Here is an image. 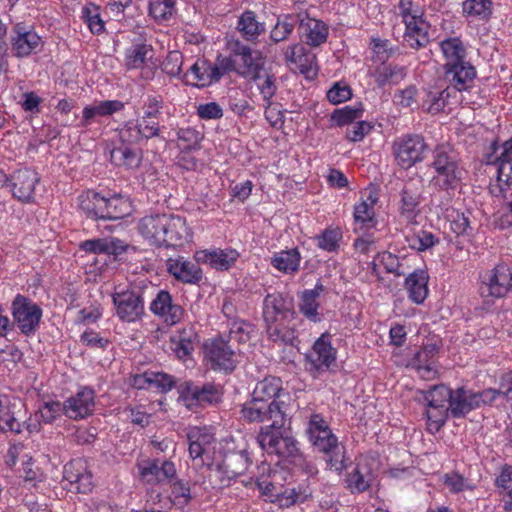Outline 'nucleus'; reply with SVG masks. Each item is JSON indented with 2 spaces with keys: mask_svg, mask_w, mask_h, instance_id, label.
Segmentation results:
<instances>
[{
  "mask_svg": "<svg viewBox=\"0 0 512 512\" xmlns=\"http://www.w3.org/2000/svg\"><path fill=\"white\" fill-rule=\"evenodd\" d=\"M498 397H502L499 388H488L480 392H472V398L476 409L484 405H492Z\"/></svg>",
  "mask_w": 512,
  "mask_h": 512,
  "instance_id": "63",
  "label": "nucleus"
},
{
  "mask_svg": "<svg viewBox=\"0 0 512 512\" xmlns=\"http://www.w3.org/2000/svg\"><path fill=\"white\" fill-rule=\"evenodd\" d=\"M305 360L310 372H322L336 367V349L333 348L329 333H323L306 354Z\"/></svg>",
  "mask_w": 512,
  "mask_h": 512,
  "instance_id": "13",
  "label": "nucleus"
},
{
  "mask_svg": "<svg viewBox=\"0 0 512 512\" xmlns=\"http://www.w3.org/2000/svg\"><path fill=\"white\" fill-rule=\"evenodd\" d=\"M113 303L117 316L127 322H133L144 314V300L139 290H125L114 293Z\"/></svg>",
  "mask_w": 512,
  "mask_h": 512,
  "instance_id": "16",
  "label": "nucleus"
},
{
  "mask_svg": "<svg viewBox=\"0 0 512 512\" xmlns=\"http://www.w3.org/2000/svg\"><path fill=\"white\" fill-rule=\"evenodd\" d=\"M38 182L39 177L34 170L25 168L15 171L10 177L13 196L21 202L31 201Z\"/></svg>",
  "mask_w": 512,
  "mask_h": 512,
  "instance_id": "21",
  "label": "nucleus"
},
{
  "mask_svg": "<svg viewBox=\"0 0 512 512\" xmlns=\"http://www.w3.org/2000/svg\"><path fill=\"white\" fill-rule=\"evenodd\" d=\"M393 152L398 165L403 169H409L422 162L430 148L422 135L408 134L395 140Z\"/></svg>",
  "mask_w": 512,
  "mask_h": 512,
  "instance_id": "8",
  "label": "nucleus"
},
{
  "mask_svg": "<svg viewBox=\"0 0 512 512\" xmlns=\"http://www.w3.org/2000/svg\"><path fill=\"white\" fill-rule=\"evenodd\" d=\"M13 320L24 335L36 331L42 317V309L29 298L18 294L12 302Z\"/></svg>",
  "mask_w": 512,
  "mask_h": 512,
  "instance_id": "11",
  "label": "nucleus"
},
{
  "mask_svg": "<svg viewBox=\"0 0 512 512\" xmlns=\"http://www.w3.org/2000/svg\"><path fill=\"white\" fill-rule=\"evenodd\" d=\"M140 479L149 485L172 483L176 478V468L172 461L147 459L138 464Z\"/></svg>",
  "mask_w": 512,
  "mask_h": 512,
  "instance_id": "14",
  "label": "nucleus"
},
{
  "mask_svg": "<svg viewBox=\"0 0 512 512\" xmlns=\"http://www.w3.org/2000/svg\"><path fill=\"white\" fill-rule=\"evenodd\" d=\"M257 82L258 89L260 91V94L262 95L264 102L268 104V106H271V99L275 96L277 92L275 75L270 70H267L263 67L262 77Z\"/></svg>",
  "mask_w": 512,
  "mask_h": 512,
  "instance_id": "46",
  "label": "nucleus"
},
{
  "mask_svg": "<svg viewBox=\"0 0 512 512\" xmlns=\"http://www.w3.org/2000/svg\"><path fill=\"white\" fill-rule=\"evenodd\" d=\"M152 56L153 50L150 45L136 44L126 51L125 63L129 69H137L142 67Z\"/></svg>",
  "mask_w": 512,
  "mask_h": 512,
  "instance_id": "42",
  "label": "nucleus"
},
{
  "mask_svg": "<svg viewBox=\"0 0 512 512\" xmlns=\"http://www.w3.org/2000/svg\"><path fill=\"white\" fill-rule=\"evenodd\" d=\"M511 288L512 271L504 262L497 264L481 276L479 292L483 298H502L507 295Z\"/></svg>",
  "mask_w": 512,
  "mask_h": 512,
  "instance_id": "10",
  "label": "nucleus"
},
{
  "mask_svg": "<svg viewBox=\"0 0 512 512\" xmlns=\"http://www.w3.org/2000/svg\"><path fill=\"white\" fill-rule=\"evenodd\" d=\"M300 253L297 248L283 250L274 255L271 264L284 273H294L299 269Z\"/></svg>",
  "mask_w": 512,
  "mask_h": 512,
  "instance_id": "38",
  "label": "nucleus"
},
{
  "mask_svg": "<svg viewBox=\"0 0 512 512\" xmlns=\"http://www.w3.org/2000/svg\"><path fill=\"white\" fill-rule=\"evenodd\" d=\"M341 234L337 230L326 229L318 237V246L326 251L332 252L339 247Z\"/></svg>",
  "mask_w": 512,
  "mask_h": 512,
  "instance_id": "62",
  "label": "nucleus"
},
{
  "mask_svg": "<svg viewBox=\"0 0 512 512\" xmlns=\"http://www.w3.org/2000/svg\"><path fill=\"white\" fill-rule=\"evenodd\" d=\"M169 214H155L143 217L138 224L140 234L157 247L163 246L165 239L164 230L167 225Z\"/></svg>",
  "mask_w": 512,
  "mask_h": 512,
  "instance_id": "23",
  "label": "nucleus"
},
{
  "mask_svg": "<svg viewBox=\"0 0 512 512\" xmlns=\"http://www.w3.org/2000/svg\"><path fill=\"white\" fill-rule=\"evenodd\" d=\"M347 487L352 493H362L370 488L371 477L364 474L358 465L346 478Z\"/></svg>",
  "mask_w": 512,
  "mask_h": 512,
  "instance_id": "48",
  "label": "nucleus"
},
{
  "mask_svg": "<svg viewBox=\"0 0 512 512\" xmlns=\"http://www.w3.org/2000/svg\"><path fill=\"white\" fill-rule=\"evenodd\" d=\"M167 271L178 281L188 284H198L202 280V270L197 263L185 260L183 257L169 258L166 261Z\"/></svg>",
  "mask_w": 512,
  "mask_h": 512,
  "instance_id": "25",
  "label": "nucleus"
},
{
  "mask_svg": "<svg viewBox=\"0 0 512 512\" xmlns=\"http://www.w3.org/2000/svg\"><path fill=\"white\" fill-rule=\"evenodd\" d=\"M183 64V55L179 51H171L161 64V69L169 76H178Z\"/></svg>",
  "mask_w": 512,
  "mask_h": 512,
  "instance_id": "59",
  "label": "nucleus"
},
{
  "mask_svg": "<svg viewBox=\"0 0 512 512\" xmlns=\"http://www.w3.org/2000/svg\"><path fill=\"white\" fill-rule=\"evenodd\" d=\"M492 164L497 166V180L500 191L503 192V185L508 187L512 185V161H495Z\"/></svg>",
  "mask_w": 512,
  "mask_h": 512,
  "instance_id": "64",
  "label": "nucleus"
},
{
  "mask_svg": "<svg viewBox=\"0 0 512 512\" xmlns=\"http://www.w3.org/2000/svg\"><path fill=\"white\" fill-rule=\"evenodd\" d=\"M147 383L161 390L162 393L170 391L176 385L173 376L164 372H150L135 378V385L142 388Z\"/></svg>",
  "mask_w": 512,
  "mask_h": 512,
  "instance_id": "37",
  "label": "nucleus"
},
{
  "mask_svg": "<svg viewBox=\"0 0 512 512\" xmlns=\"http://www.w3.org/2000/svg\"><path fill=\"white\" fill-rule=\"evenodd\" d=\"M464 14L488 20L492 14L491 0H465L462 4Z\"/></svg>",
  "mask_w": 512,
  "mask_h": 512,
  "instance_id": "44",
  "label": "nucleus"
},
{
  "mask_svg": "<svg viewBox=\"0 0 512 512\" xmlns=\"http://www.w3.org/2000/svg\"><path fill=\"white\" fill-rule=\"evenodd\" d=\"M354 220L356 224H361L362 227L374 226L375 221L373 205L368 204L366 201L356 205L354 209Z\"/></svg>",
  "mask_w": 512,
  "mask_h": 512,
  "instance_id": "57",
  "label": "nucleus"
},
{
  "mask_svg": "<svg viewBox=\"0 0 512 512\" xmlns=\"http://www.w3.org/2000/svg\"><path fill=\"white\" fill-rule=\"evenodd\" d=\"M249 464L250 458L246 449L225 451L222 459L215 463L221 485L228 486L232 479L246 472Z\"/></svg>",
  "mask_w": 512,
  "mask_h": 512,
  "instance_id": "12",
  "label": "nucleus"
},
{
  "mask_svg": "<svg viewBox=\"0 0 512 512\" xmlns=\"http://www.w3.org/2000/svg\"><path fill=\"white\" fill-rule=\"evenodd\" d=\"M264 424L257 435V442L264 451L282 459L296 458L300 455L298 442L285 426L272 427V421Z\"/></svg>",
  "mask_w": 512,
  "mask_h": 512,
  "instance_id": "5",
  "label": "nucleus"
},
{
  "mask_svg": "<svg viewBox=\"0 0 512 512\" xmlns=\"http://www.w3.org/2000/svg\"><path fill=\"white\" fill-rule=\"evenodd\" d=\"M406 31L404 34V40L409 44L411 48L419 49L424 47L429 42V36L427 31V25L421 16L412 15L410 20L405 21Z\"/></svg>",
  "mask_w": 512,
  "mask_h": 512,
  "instance_id": "29",
  "label": "nucleus"
},
{
  "mask_svg": "<svg viewBox=\"0 0 512 512\" xmlns=\"http://www.w3.org/2000/svg\"><path fill=\"white\" fill-rule=\"evenodd\" d=\"M170 339L171 349L180 359L189 356L194 351L198 342L197 334L192 327L183 328L172 335Z\"/></svg>",
  "mask_w": 512,
  "mask_h": 512,
  "instance_id": "33",
  "label": "nucleus"
},
{
  "mask_svg": "<svg viewBox=\"0 0 512 512\" xmlns=\"http://www.w3.org/2000/svg\"><path fill=\"white\" fill-rule=\"evenodd\" d=\"M363 111L364 110L361 103H359L356 107L345 106L343 108L334 110L331 115V119L338 126H344L362 117Z\"/></svg>",
  "mask_w": 512,
  "mask_h": 512,
  "instance_id": "49",
  "label": "nucleus"
},
{
  "mask_svg": "<svg viewBox=\"0 0 512 512\" xmlns=\"http://www.w3.org/2000/svg\"><path fill=\"white\" fill-rule=\"evenodd\" d=\"M474 409L476 407L474 406L471 390H467L464 387L453 390L449 412H451L454 418L464 417Z\"/></svg>",
  "mask_w": 512,
  "mask_h": 512,
  "instance_id": "35",
  "label": "nucleus"
},
{
  "mask_svg": "<svg viewBox=\"0 0 512 512\" xmlns=\"http://www.w3.org/2000/svg\"><path fill=\"white\" fill-rule=\"evenodd\" d=\"M290 395L282 387L278 377H265L259 381L250 401L241 408V416L248 422L265 423L272 421V427L290 424Z\"/></svg>",
  "mask_w": 512,
  "mask_h": 512,
  "instance_id": "1",
  "label": "nucleus"
},
{
  "mask_svg": "<svg viewBox=\"0 0 512 512\" xmlns=\"http://www.w3.org/2000/svg\"><path fill=\"white\" fill-rule=\"evenodd\" d=\"M314 294L304 290L300 296L299 310L308 319L316 321L318 318L319 303Z\"/></svg>",
  "mask_w": 512,
  "mask_h": 512,
  "instance_id": "52",
  "label": "nucleus"
},
{
  "mask_svg": "<svg viewBox=\"0 0 512 512\" xmlns=\"http://www.w3.org/2000/svg\"><path fill=\"white\" fill-rule=\"evenodd\" d=\"M298 19L292 15H286L283 19L278 18L277 23L270 33V39L274 43L286 40L293 32Z\"/></svg>",
  "mask_w": 512,
  "mask_h": 512,
  "instance_id": "45",
  "label": "nucleus"
},
{
  "mask_svg": "<svg viewBox=\"0 0 512 512\" xmlns=\"http://www.w3.org/2000/svg\"><path fill=\"white\" fill-rule=\"evenodd\" d=\"M226 46L232 56L241 61L237 69L238 75L250 77L253 81L261 79L265 61L260 51H253L250 46L234 37L227 39Z\"/></svg>",
  "mask_w": 512,
  "mask_h": 512,
  "instance_id": "7",
  "label": "nucleus"
},
{
  "mask_svg": "<svg viewBox=\"0 0 512 512\" xmlns=\"http://www.w3.org/2000/svg\"><path fill=\"white\" fill-rule=\"evenodd\" d=\"M111 162L117 166H124L128 169L138 168L142 160V151L131 148L128 145H121L113 148L110 152Z\"/></svg>",
  "mask_w": 512,
  "mask_h": 512,
  "instance_id": "36",
  "label": "nucleus"
},
{
  "mask_svg": "<svg viewBox=\"0 0 512 512\" xmlns=\"http://www.w3.org/2000/svg\"><path fill=\"white\" fill-rule=\"evenodd\" d=\"M299 34L301 39L308 45L317 47L326 42L328 37L327 25L308 16L299 20Z\"/></svg>",
  "mask_w": 512,
  "mask_h": 512,
  "instance_id": "26",
  "label": "nucleus"
},
{
  "mask_svg": "<svg viewBox=\"0 0 512 512\" xmlns=\"http://www.w3.org/2000/svg\"><path fill=\"white\" fill-rule=\"evenodd\" d=\"M312 491L307 485H298L297 487L287 488L282 493L277 494V500L281 507H290L296 504L304 503L311 497Z\"/></svg>",
  "mask_w": 512,
  "mask_h": 512,
  "instance_id": "41",
  "label": "nucleus"
},
{
  "mask_svg": "<svg viewBox=\"0 0 512 512\" xmlns=\"http://www.w3.org/2000/svg\"><path fill=\"white\" fill-rule=\"evenodd\" d=\"M150 310L160 317L165 323L175 325L181 321L184 309L174 302L172 295L167 290H159L150 305Z\"/></svg>",
  "mask_w": 512,
  "mask_h": 512,
  "instance_id": "20",
  "label": "nucleus"
},
{
  "mask_svg": "<svg viewBox=\"0 0 512 512\" xmlns=\"http://www.w3.org/2000/svg\"><path fill=\"white\" fill-rule=\"evenodd\" d=\"M82 18L88 24L93 34H100L104 31V22L97 13V8L83 7Z\"/></svg>",
  "mask_w": 512,
  "mask_h": 512,
  "instance_id": "60",
  "label": "nucleus"
},
{
  "mask_svg": "<svg viewBox=\"0 0 512 512\" xmlns=\"http://www.w3.org/2000/svg\"><path fill=\"white\" fill-rule=\"evenodd\" d=\"M491 152L486 155L487 163L495 161H512V137L506 140L502 145L493 142L490 146Z\"/></svg>",
  "mask_w": 512,
  "mask_h": 512,
  "instance_id": "51",
  "label": "nucleus"
},
{
  "mask_svg": "<svg viewBox=\"0 0 512 512\" xmlns=\"http://www.w3.org/2000/svg\"><path fill=\"white\" fill-rule=\"evenodd\" d=\"M429 276L426 271L419 269L409 274L405 280V286L409 298L416 304H422L428 295Z\"/></svg>",
  "mask_w": 512,
  "mask_h": 512,
  "instance_id": "32",
  "label": "nucleus"
},
{
  "mask_svg": "<svg viewBox=\"0 0 512 512\" xmlns=\"http://www.w3.org/2000/svg\"><path fill=\"white\" fill-rule=\"evenodd\" d=\"M181 401L189 410L216 405L221 401L219 388L212 383L197 385L193 381H184L177 386Z\"/></svg>",
  "mask_w": 512,
  "mask_h": 512,
  "instance_id": "6",
  "label": "nucleus"
},
{
  "mask_svg": "<svg viewBox=\"0 0 512 512\" xmlns=\"http://www.w3.org/2000/svg\"><path fill=\"white\" fill-rule=\"evenodd\" d=\"M312 491L307 485H298L297 487L287 488L282 493L277 494V500L281 507H290L296 504L304 503L311 497Z\"/></svg>",
  "mask_w": 512,
  "mask_h": 512,
  "instance_id": "40",
  "label": "nucleus"
},
{
  "mask_svg": "<svg viewBox=\"0 0 512 512\" xmlns=\"http://www.w3.org/2000/svg\"><path fill=\"white\" fill-rule=\"evenodd\" d=\"M11 37L12 51L18 58L27 57L41 51L43 41L41 37L32 30H26L22 24H16Z\"/></svg>",
  "mask_w": 512,
  "mask_h": 512,
  "instance_id": "19",
  "label": "nucleus"
},
{
  "mask_svg": "<svg viewBox=\"0 0 512 512\" xmlns=\"http://www.w3.org/2000/svg\"><path fill=\"white\" fill-rule=\"evenodd\" d=\"M175 0H150L149 15L156 21L169 19L175 12Z\"/></svg>",
  "mask_w": 512,
  "mask_h": 512,
  "instance_id": "47",
  "label": "nucleus"
},
{
  "mask_svg": "<svg viewBox=\"0 0 512 512\" xmlns=\"http://www.w3.org/2000/svg\"><path fill=\"white\" fill-rule=\"evenodd\" d=\"M79 207L93 220H120L130 213L129 204L121 195L105 197L93 190L79 196Z\"/></svg>",
  "mask_w": 512,
  "mask_h": 512,
  "instance_id": "3",
  "label": "nucleus"
},
{
  "mask_svg": "<svg viewBox=\"0 0 512 512\" xmlns=\"http://www.w3.org/2000/svg\"><path fill=\"white\" fill-rule=\"evenodd\" d=\"M444 69L446 78L458 91L469 89L476 77V70L469 62L445 64Z\"/></svg>",
  "mask_w": 512,
  "mask_h": 512,
  "instance_id": "27",
  "label": "nucleus"
},
{
  "mask_svg": "<svg viewBox=\"0 0 512 512\" xmlns=\"http://www.w3.org/2000/svg\"><path fill=\"white\" fill-rule=\"evenodd\" d=\"M380 263L385 267L387 273L402 276L405 271L402 269L403 264L400 262L399 257L390 252L384 251L378 254Z\"/></svg>",
  "mask_w": 512,
  "mask_h": 512,
  "instance_id": "61",
  "label": "nucleus"
},
{
  "mask_svg": "<svg viewBox=\"0 0 512 512\" xmlns=\"http://www.w3.org/2000/svg\"><path fill=\"white\" fill-rule=\"evenodd\" d=\"M406 76V69L397 65H387L379 70L376 74L375 82L378 87L386 85H396L400 83Z\"/></svg>",
  "mask_w": 512,
  "mask_h": 512,
  "instance_id": "43",
  "label": "nucleus"
},
{
  "mask_svg": "<svg viewBox=\"0 0 512 512\" xmlns=\"http://www.w3.org/2000/svg\"><path fill=\"white\" fill-rule=\"evenodd\" d=\"M64 480L69 483V491L86 494L93 488L92 473L87 469L85 460H71L64 466Z\"/></svg>",
  "mask_w": 512,
  "mask_h": 512,
  "instance_id": "17",
  "label": "nucleus"
},
{
  "mask_svg": "<svg viewBox=\"0 0 512 512\" xmlns=\"http://www.w3.org/2000/svg\"><path fill=\"white\" fill-rule=\"evenodd\" d=\"M452 392L453 390L444 384L435 385L425 392L424 399L428 403L426 415L430 430L437 432L446 423Z\"/></svg>",
  "mask_w": 512,
  "mask_h": 512,
  "instance_id": "9",
  "label": "nucleus"
},
{
  "mask_svg": "<svg viewBox=\"0 0 512 512\" xmlns=\"http://www.w3.org/2000/svg\"><path fill=\"white\" fill-rule=\"evenodd\" d=\"M237 30L242 34L245 40L255 41L265 32V24L257 20L254 11L245 10L238 19Z\"/></svg>",
  "mask_w": 512,
  "mask_h": 512,
  "instance_id": "34",
  "label": "nucleus"
},
{
  "mask_svg": "<svg viewBox=\"0 0 512 512\" xmlns=\"http://www.w3.org/2000/svg\"><path fill=\"white\" fill-rule=\"evenodd\" d=\"M186 78L192 80V84L197 87H206L209 85V79L207 74V61L194 63L185 74Z\"/></svg>",
  "mask_w": 512,
  "mask_h": 512,
  "instance_id": "55",
  "label": "nucleus"
},
{
  "mask_svg": "<svg viewBox=\"0 0 512 512\" xmlns=\"http://www.w3.org/2000/svg\"><path fill=\"white\" fill-rule=\"evenodd\" d=\"M252 325L243 321L235 320L232 322L229 331V341L234 340L238 343H246L250 340Z\"/></svg>",
  "mask_w": 512,
  "mask_h": 512,
  "instance_id": "58",
  "label": "nucleus"
},
{
  "mask_svg": "<svg viewBox=\"0 0 512 512\" xmlns=\"http://www.w3.org/2000/svg\"><path fill=\"white\" fill-rule=\"evenodd\" d=\"M94 405V391L84 387L63 403V412L69 418L77 420L90 415Z\"/></svg>",
  "mask_w": 512,
  "mask_h": 512,
  "instance_id": "22",
  "label": "nucleus"
},
{
  "mask_svg": "<svg viewBox=\"0 0 512 512\" xmlns=\"http://www.w3.org/2000/svg\"><path fill=\"white\" fill-rule=\"evenodd\" d=\"M438 351L437 344L429 343L414 354L411 365L420 372L421 377L430 378L432 374H435L433 364Z\"/></svg>",
  "mask_w": 512,
  "mask_h": 512,
  "instance_id": "31",
  "label": "nucleus"
},
{
  "mask_svg": "<svg viewBox=\"0 0 512 512\" xmlns=\"http://www.w3.org/2000/svg\"><path fill=\"white\" fill-rule=\"evenodd\" d=\"M165 239L162 247H181L192 239V231L187 226L186 220L178 215L169 214Z\"/></svg>",
  "mask_w": 512,
  "mask_h": 512,
  "instance_id": "24",
  "label": "nucleus"
},
{
  "mask_svg": "<svg viewBox=\"0 0 512 512\" xmlns=\"http://www.w3.org/2000/svg\"><path fill=\"white\" fill-rule=\"evenodd\" d=\"M238 257V252L232 249L202 250L195 254L197 263L203 262L218 270L229 269Z\"/></svg>",
  "mask_w": 512,
  "mask_h": 512,
  "instance_id": "28",
  "label": "nucleus"
},
{
  "mask_svg": "<svg viewBox=\"0 0 512 512\" xmlns=\"http://www.w3.org/2000/svg\"><path fill=\"white\" fill-rule=\"evenodd\" d=\"M308 437L315 448L328 456L326 462L330 469L340 473L346 468L344 447L339 446L331 429H328V433L312 434Z\"/></svg>",
  "mask_w": 512,
  "mask_h": 512,
  "instance_id": "15",
  "label": "nucleus"
},
{
  "mask_svg": "<svg viewBox=\"0 0 512 512\" xmlns=\"http://www.w3.org/2000/svg\"><path fill=\"white\" fill-rule=\"evenodd\" d=\"M440 47L446 58L445 64L457 65L466 62V49L458 37L443 40L440 43Z\"/></svg>",
  "mask_w": 512,
  "mask_h": 512,
  "instance_id": "39",
  "label": "nucleus"
},
{
  "mask_svg": "<svg viewBox=\"0 0 512 512\" xmlns=\"http://www.w3.org/2000/svg\"><path fill=\"white\" fill-rule=\"evenodd\" d=\"M262 317L270 340L294 345L295 330L289 323L296 318V311L291 298L280 292L267 294L263 300Z\"/></svg>",
  "mask_w": 512,
  "mask_h": 512,
  "instance_id": "2",
  "label": "nucleus"
},
{
  "mask_svg": "<svg viewBox=\"0 0 512 512\" xmlns=\"http://www.w3.org/2000/svg\"><path fill=\"white\" fill-rule=\"evenodd\" d=\"M119 138L122 145L137 144L144 139L142 133V124L128 122L123 128L119 130Z\"/></svg>",
  "mask_w": 512,
  "mask_h": 512,
  "instance_id": "53",
  "label": "nucleus"
},
{
  "mask_svg": "<svg viewBox=\"0 0 512 512\" xmlns=\"http://www.w3.org/2000/svg\"><path fill=\"white\" fill-rule=\"evenodd\" d=\"M409 246L417 251H425L436 245L439 240L436 236L427 231H420L418 234L407 237Z\"/></svg>",
  "mask_w": 512,
  "mask_h": 512,
  "instance_id": "54",
  "label": "nucleus"
},
{
  "mask_svg": "<svg viewBox=\"0 0 512 512\" xmlns=\"http://www.w3.org/2000/svg\"><path fill=\"white\" fill-rule=\"evenodd\" d=\"M421 202L420 186L413 181H408L401 191L400 213L408 220H412L418 214V206Z\"/></svg>",
  "mask_w": 512,
  "mask_h": 512,
  "instance_id": "30",
  "label": "nucleus"
},
{
  "mask_svg": "<svg viewBox=\"0 0 512 512\" xmlns=\"http://www.w3.org/2000/svg\"><path fill=\"white\" fill-rule=\"evenodd\" d=\"M206 356L213 369L232 372L236 367L235 351L229 345V341L222 338L214 339L206 346Z\"/></svg>",
  "mask_w": 512,
  "mask_h": 512,
  "instance_id": "18",
  "label": "nucleus"
},
{
  "mask_svg": "<svg viewBox=\"0 0 512 512\" xmlns=\"http://www.w3.org/2000/svg\"><path fill=\"white\" fill-rule=\"evenodd\" d=\"M431 166L437 173L431 183L438 190H455L461 185L464 170L459 166L455 153L449 146L436 147Z\"/></svg>",
  "mask_w": 512,
  "mask_h": 512,
  "instance_id": "4",
  "label": "nucleus"
},
{
  "mask_svg": "<svg viewBox=\"0 0 512 512\" xmlns=\"http://www.w3.org/2000/svg\"><path fill=\"white\" fill-rule=\"evenodd\" d=\"M450 228L457 236H470L473 228L470 219L465 213L455 212L450 215Z\"/></svg>",
  "mask_w": 512,
  "mask_h": 512,
  "instance_id": "56",
  "label": "nucleus"
},
{
  "mask_svg": "<svg viewBox=\"0 0 512 512\" xmlns=\"http://www.w3.org/2000/svg\"><path fill=\"white\" fill-rule=\"evenodd\" d=\"M15 404H10L8 407L4 409V411H0V431L1 432H13L15 434H19L22 432V424L15 416Z\"/></svg>",
  "mask_w": 512,
  "mask_h": 512,
  "instance_id": "50",
  "label": "nucleus"
}]
</instances>
